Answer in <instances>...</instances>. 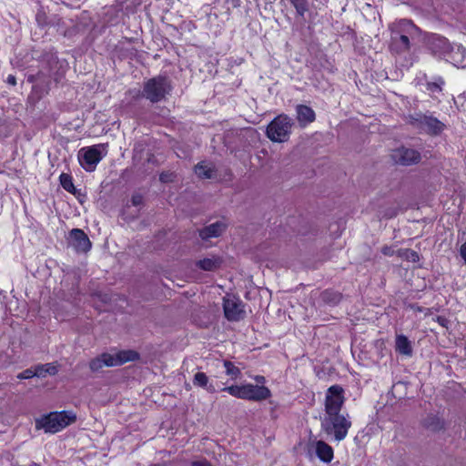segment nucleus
<instances>
[{
	"label": "nucleus",
	"instance_id": "nucleus-24",
	"mask_svg": "<svg viewBox=\"0 0 466 466\" xmlns=\"http://www.w3.org/2000/svg\"><path fill=\"white\" fill-rule=\"evenodd\" d=\"M59 181L62 187L69 193H75V186L73 183V178L70 175L62 173L59 177Z\"/></svg>",
	"mask_w": 466,
	"mask_h": 466
},
{
	"label": "nucleus",
	"instance_id": "nucleus-6",
	"mask_svg": "<svg viewBox=\"0 0 466 466\" xmlns=\"http://www.w3.org/2000/svg\"><path fill=\"white\" fill-rule=\"evenodd\" d=\"M138 357V353L134 350H121L116 354L104 353L100 357L92 360L89 367L93 371H97L105 366H119L127 361L136 360Z\"/></svg>",
	"mask_w": 466,
	"mask_h": 466
},
{
	"label": "nucleus",
	"instance_id": "nucleus-3",
	"mask_svg": "<svg viewBox=\"0 0 466 466\" xmlns=\"http://www.w3.org/2000/svg\"><path fill=\"white\" fill-rule=\"evenodd\" d=\"M350 427L351 421L350 418L340 413L336 415H325L321 420V429L328 435L333 436L336 441L344 440Z\"/></svg>",
	"mask_w": 466,
	"mask_h": 466
},
{
	"label": "nucleus",
	"instance_id": "nucleus-42",
	"mask_svg": "<svg viewBox=\"0 0 466 466\" xmlns=\"http://www.w3.org/2000/svg\"><path fill=\"white\" fill-rule=\"evenodd\" d=\"M198 266L199 268L204 269V260H198Z\"/></svg>",
	"mask_w": 466,
	"mask_h": 466
},
{
	"label": "nucleus",
	"instance_id": "nucleus-8",
	"mask_svg": "<svg viewBox=\"0 0 466 466\" xmlns=\"http://www.w3.org/2000/svg\"><path fill=\"white\" fill-rule=\"evenodd\" d=\"M223 309L225 318L229 321H239L246 316L243 302L235 296L223 298Z\"/></svg>",
	"mask_w": 466,
	"mask_h": 466
},
{
	"label": "nucleus",
	"instance_id": "nucleus-25",
	"mask_svg": "<svg viewBox=\"0 0 466 466\" xmlns=\"http://www.w3.org/2000/svg\"><path fill=\"white\" fill-rule=\"evenodd\" d=\"M223 367L225 368L226 374L230 376L232 379H237L240 374V370L236 367L231 361L229 360H223L222 361Z\"/></svg>",
	"mask_w": 466,
	"mask_h": 466
},
{
	"label": "nucleus",
	"instance_id": "nucleus-46",
	"mask_svg": "<svg viewBox=\"0 0 466 466\" xmlns=\"http://www.w3.org/2000/svg\"><path fill=\"white\" fill-rule=\"evenodd\" d=\"M206 466H212V465L206 461Z\"/></svg>",
	"mask_w": 466,
	"mask_h": 466
},
{
	"label": "nucleus",
	"instance_id": "nucleus-14",
	"mask_svg": "<svg viewBox=\"0 0 466 466\" xmlns=\"http://www.w3.org/2000/svg\"><path fill=\"white\" fill-rule=\"evenodd\" d=\"M271 396L270 390L266 386L254 385L251 383L246 384V399L253 401H262Z\"/></svg>",
	"mask_w": 466,
	"mask_h": 466
},
{
	"label": "nucleus",
	"instance_id": "nucleus-32",
	"mask_svg": "<svg viewBox=\"0 0 466 466\" xmlns=\"http://www.w3.org/2000/svg\"><path fill=\"white\" fill-rule=\"evenodd\" d=\"M196 174L202 177L204 176V161H200L198 163V165L195 167Z\"/></svg>",
	"mask_w": 466,
	"mask_h": 466
},
{
	"label": "nucleus",
	"instance_id": "nucleus-13",
	"mask_svg": "<svg viewBox=\"0 0 466 466\" xmlns=\"http://www.w3.org/2000/svg\"><path fill=\"white\" fill-rule=\"evenodd\" d=\"M428 46L431 51L439 56L446 58L449 52L451 51V44L444 36L433 34L429 37Z\"/></svg>",
	"mask_w": 466,
	"mask_h": 466
},
{
	"label": "nucleus",
	"instance_id": "nucleus-2",
	"mask_svg": "<svg viewBox=\"0 0 466 466\" xmlns=\"http://www.w3.org/2000/svg\"><path fill=\"white\" fill-rule=\"evenodd\" d=\"M416 29V26L411 21L406 19L400 21L395 27L391 28L390 51L396 54L409 52L410 49V42L407 34H410V30Z\"/></svg>",
	"mask_w": 466,
	"mask_h": 466
},
{
	"label": "nucleus",
	"instance_id": "nucleus-21",
	"mask_svg": "<svg viewBox=\"0 0 466 466\" xmlns=\"http://www.w3.org/2000/svg\"><path fill=\"white\" fill-rule=\"evenodd\" d=\"M225 259L220 255L206 254V271H216L223 267Z\"/></svg>",
	"mask_w": 466,
	"mask_h": 466
},
{
	"label": "nucleus",
	"instance_id": "nucleus-1",
	"mask_svg": "<svg viewBox=\"0 0 466 466\" xmlns=\"http://www.w3.org/2000/svg\"><path fill=\"white\" fill-rule=\"evenodd\" d=\"M76 415L70 410L54 411L42 416L35 420V428L43 429L45 432L56 433L74 423Z\"/></svg>",
	"mask_w": 466,
	"mask_h": 466
},
{
	"label": "nucleus",
	"instance_id": "nucleus-43",
	"mask_svg": "<svg viewBox=\"0 0 466 466\" xmlns=\"http://www.w3.org/2000/svg\"><path fill=\"white\" fill-rule=\"evenodd\" d=\"M20 466H40V465L32 461V462L27 463V464H24V465H20Z\"/></svg>",
	"mask_w": 466,
	"mask_h": 466
},
{
	"label": "nucleus",
	"instance_id": "nucleus-33",
	"mask_svg": "<svg viewBox=\"0 0 466 466\" xmlns=\"http://www.w3.org/2000/svg\"><path fill=\"white\" fill-rule=\"evenodd\" d=\"M194 382H195V384H198L200 387L204 386V373L203 372H198L195 375Z\"/></svg>",
	"mask_w": 466,
	"mask_h": 466
},
{
	"label": "nucleus",
	"instance_id": "nucleus-19",
	"mask_svg": "<svg viewBox=\"0 0 466 466\" xmlns=\"http://www.w3.org/2000/svg\"><path fill=\"white\" fill-rule=\"evenodd\" d=\"M316 454L324 462H329L333 459V449L323 441L316 442Z\"/></svg>",
	"mask_w": 466,
	"mask_h": 466
},
{
	"label": "nucleus",
	"instance_id": "nucleus-4",
	"mask_svg": "<svg viewBox=\"0 0 466 466\" xmlns=\"http://www.w3.org/2000/svg\"><path fill=\"white\" fill-rule=\"evenodd\" d=\"M407 123L418 129L420 132L431 136L440 135L445 128V125L431 114H422L420 112L409 115Z\"/></svg>",
	"mask_w": 466,
	"mask_h": 466
},
{
	"label": "nucleus",
	"instance_id": "nucleus-5",
	"mask_svg": "<svg viewBox=\"0 0 466 466\" xmlns=\"http://www.w3.org/2000/svg\"><path fill=\"white\" fill-rule=\"evenodd\" d=\"M171 86L169 80L165 76H157L148 79L144 83L141 96L151 103H157L163 100L169 94Z\"/></svg>",
	"mask_w": 466,
	"mask_h": 466
},
{
	"label": "nucleus",
	"instance_id": "nucleus-34",
	"mask_svg": "<svg viewBox=\"0 0 466 466\" xmlns=\"http://www.w3.org/2000/svg\"><path fill=\"white\" fill-rule=\"evenodd\" d=\"M435 320L441 326V327H447L449 320L442 316H437Z\"/></svg>",
	"mask_w": 466,
	"mask_h": 466
},
{
	"label": "nucleus",
	"instance_id": "nucleus-26",
	"mask_svg": "<svg viewBox=\"0 0 466 466\" xmlns=\"http://www.w3.org/2000/svg\"><path fill=\"white\" fill-rule=\"evenodd\" d=\"M36 372H41V375H37V377H45L46 374L49 375H55L57 372L56 366L47 363L44 365H37L36 367Z\"/></svg>",
	"mask_w": 466,
	"mask_h": 466
},
{
	"label": "nucleus",
	"instance_id": "nucleus-23",
	"mask_svg": "<svg viewBox=\"0 0 466 466\" xmlns=\"http://www.w3.org/2000/svg\"><path fill=\"white\" fill-rule=\"evenodd\" d=\"M222 390L227 391L228 394L235 398L246 399V384L243 385H231L225 387Z\"/></svg>",
	"mask_w": 466,
	"mask_h": 466
},
{
	"label": "nucleus",
	"instance_id": "nucleus-7",
	"mask_svg": "<svg viewBox=\"0 0 466 466\" xmlns=\"http://www.w3.org/2000/svg\"><path fill=\"white\" fill-rule=\"evenodd\" d=\"M293 124V120L287 115H279L268 125L267 137L272 142H286L289 138Z\"/></svg>",
	"mask_w": 466,
	"mask_h": 466
},
{
	"label": "nucleus",
	"instance_id": "nucleus-29",
	"mask_svg": "<svg viewBox=\"0 0 466 466\" xmlns=\"http://www.w3.org/2000/svg\"><path fill=\"white\" fill-rule=\"evenodd\" d=\"M442 85H444V80L438 77L435 82L427 83V89L431 92L441 91Z\"/></svg>",
	"mask_w": 466,
	"mask_h": 466
},
{
	"label": "nucleus",
	"instance_id": "nucleus-37",
	"mask_svg": "<svg viewBox=\"0 0 466 466\" xmlns=\"http://www.w3.org/2000/svg\"><path fill=\"white\" fill-rule=\"evenodd\" d=\"M171 176H172V174H166V173H162V174L160 175V181H161V182H164V183L169 182V181H171V180H172V179H171Z\"/></svg>",
	"mask_w": 466,
	"mask_h": 466
},
{
	"label": "nucleus",
	"instance_id": "nucleus-20",
	"mask_svg": "<svg viewBox=\"0 0 466 466\" xmlns=\"http://www.w3.org/2000/svg\"><path fill=\"white\" fill-rule=\"evenodd\" d=\"M422 425L428 431L437 432L444 428V420L435 414H429L422 420Z\"/></svg>",
	"mask_w": 466,
	"mask_h": 466
},
{
	"label": "nucleus",
	"instance_id": "nucleus-36",
	"mask_svg": "<svg viewBox=\"0 0 466 466\" xmlns=\"http://www.w3.org/2000/svg\"><path fill=\"white\" fill-rule=\"evenodd\" d=\"M460 255L466 264V241L460 248Z\"/></svg>",
	"mask_w": 466,
	"mask_h": 466
},
{
	"label": "nucleus",
	"instance_id": "nucleus-11",
	"mask_svg": "<svg viewBox=\"0 0 466 466\" xmlns=\"http://www.w3.org/2000/svg\"><path fill=\"white\" fill-rule=\"evenodd\" d=\"M100 146H94L90 147H83L78 152V160L82 167L91 172L95 170L96 165L102 159Z\"/></svg>",
	"mask_w": 466,
	"mask_h": 466
},
{
	"label": "nucleus",
	"instance_id": "nucleus-27",
	"mask_svg": "<svg viewBox=\"0 0 466 466\" xmlns=\"http://www.w3.org/2000/svg\"><path fill=\"white\" fill-rule=\"evenodd\" d=\"M291 5L295 7L298 15L303 16L308 11L307 0H289Z\"/></svg>",
	"mask_w": 466,
	"mask_h": 466
},
{
	"label": "nucleus",
	"instance_id": "nucleus-44",
	"mask_svg": "<svg viewBox=\"0 0 466 466\" xmlns=\"http://www.w3.org/2000/svg\"><path fill=\"white\" fill-rule=\"evenodd\" d=\"M411 309L421 311V309L419 306L411 305Z\"/></svg>",
	"mask_w": 466,
	"mask_h": 466
},
{
	"label": "nucleus",
	"instance_id": "nucleus-31",
	"mask_svg": "<svg viewBox=\"0 0 466 466\" xmlns=\"http://www.w3.org/2000/svg\"><path fill=\"white\" fill-rule=\"evenodd\" d=\"M131 203L133 206L137 207L143 203V196L141 194H134L131 198Z\"/></svg>",
	"mask_w": 466,
	"mask_h": 466
},
{
	"label": "nucleus",
	"instance_id": "nucleus-18",
	"mask_svg": "<svg viewBox=\"0 0 466 466\" xmlns=\"http://www.w3.org/2000/svg\"><path fill=\"white\" fill-rule=\"evenodd\" d=\"M395 350L400 355H405L409 357L412 355L411 342L405 335L399 334L396 336Z\"/></svg>",
	"mask_w": 466,
	"mask_h": 466
},
{
	"label": "nucleus",
	"instance_id": "nucleus-12",
	"mask_svg": "<svg viewBox=\"0 0 466 466\" xmlns=\"http://www.w3.org/2000/svg\"><path fill=\"white\" fill-rule=\"evenodd\" d=\"M68 242L76 252L86 253L92 247L89 238L80 228H74L69 232Z\"/></svg>",
	"mask_w": 466,
	"mask_h": 466
},
{
	"label": "nucleus",
	"instance_id": "nucleus-41",
	"mask_svg": "<svg viewBox=\"0 0 466 466\" xmlns=\"http://www.w3.org/2000/svg\"><path fill=\"white\" fill-rule=\"evenodd\" d=\"M256 380L258 382L263 383L265 381V378L263 376H257Z\"/></svg>",
	"mask_w": 466,
	"mask_h": 466
},
{
	"label": "nucleus",
	"instance_id": "nucleus-30",
	"mask_svg": "<svg viewBox=\"0 0 466 466\" xmlns=\"http://www.w3.org/2000/svg\"><path fill=\"white\" fill-rule=\"evenodd\" d=\"M41 374H42L41 372H36V368H35V370L27 369V370L20 372L17 375V379L26 380V379H31L33 377H37V375H41Z\"/></svg>",
	"mask_w": 466,
	"mask_h": 466
},
{
	"label": "nucleus",
	"instance_id": "nucleus-45",
	"mask_svg": "<svg viewBox=\"0 0 466 466\" xmlns=\"http://www.w3.org/2000/svg\"><path fill=\"white\" fill-rule=\"evenodd\" d=\"M199 236H200L201 238L204 239V230L199 229Z\"/></svg>",
	"mask_w": 466,
	"mask_h": 466
},
{
	"label": "nucleus",
	"instance_id": "nucleus-38",
	"mask_svg": "<svg viewBox=\"0 0 466 466\" xmlns=\"http://www.w3.org/2000/svg\"><path fill=\"white\" fill-rule=\"evenodd\" d=\"M6 83L11 85V86H15L16 85V78L14 75H9L6 78Z\"/></svg>",
	"mask_w": 466,
	"mask_h": 466
},
{
	"label": "nucleus",
	"instance_id": "nucleus-28",
	"mask_svg": "<svg viewBox=\"0 0 466 466\" xmlns=\"http://www.w3.org/2000/svg\"><path fill=\"white\" fill-rule=\"evenodd\" d=\"M399 255H400V257H404L407 260L411 261V262H417L420 260L419 254L412 249L407 248L404 250H400Z\"/></svg>",
	"mask_w": 466,
	"mask_h": 466
},
{
	"label": "nucleus",
	"instance_id": "nucleus-40",
	"mask_svg": "<svg viewBox=\"0 0 466 466\" xmlns=\"http://www.w3.org/2000/svg\"><path fill=\"white\" fill-rule=\"evenodd\" d=\"M190 466H204L202 461H193Z\"/></svg>",
	"mask_w": 466,
	"mask_h": 466
},
{
	"label": "nucleus",
	"instance_id": "nucleus-17",
	"mask_svg": "<svg viewBox=\"0 0 466 466\" xmlns=\"http://www.w3.org/2000/svg\"><path fill=\"white\" fill-rule=\"evenodd\" d=\"M466 56V48L462 46L461 45H451V51L449 52L448 56H446L447 60H451V63L456 66H462L464 67L465 65H463L464 60Z\"/></svg>",
	"mask_w": 466,
	"mask_h": 466
},
{
	"label": "nucleus",
	"instance_id": "nucleus-39",
	"mask_svg": "<svg viewBox=\"0 0 466 466\" xmlns=\"http://www.w3.org/2000/svg\"><path fill=\"white\" fill-rule=\"evenodd\" d=\"M213 169L211 167H206V179L208 178H213Z\"/></svg>",
	"mask_w": 466,
	"mask_h": 466
},
{
	"label": "nucleus",
	"instance_id": "nucleus-16",
	"mask_svg": "<svg viewBox=\"0 0 466 466\" xmlns=\"http://www.w3.org/2000/svg\"><path fill=\"white\" fill-rule=\"evenodd\" d=\"M297 119L300 126L305 127L315 120L316 115L314 110L305 105H299L296 107Z\"/></svg>",
	"mask_w": 466,
	"mask_h": 466
},
{
	"label": "nucleus",
	"instance_id": "nucleus-35",
	"mask_svg": "<svg viewBox=\"0 0 466 466\" xmlns=\"http://www.w3.org/2000/svg\"><path fill=\"white\" fill-rule=\"evenodd\" d=\"M381 252L383 255L385 256H392L394 251L392 249L391 247H389V246H384L382 248H381Z\"/></svg>",
	"mask_w": 466,
	"mask_h": 466
},
{
	"label": "nucleus",
	"instance_id": "nucleus-22",
	"mask_svg": "<svg viewBox=\"0 0 466 466\" xmlns=\"http://www.w3.org/2000/svg\"><path fill=\"white\" fill-rule=\"evenodd\" d=\"M342 295L340 292L333 289H325L320 293L321 301L329 306H336L341 300Z\"/></svg>",
	"mask_w": 466,
	"mask_h": 466
},
{
	"label": "nucleus",
	"instance_id": "nucleus-9",
	"mask_svg": "<svg viewBox=\"0 0 466 466\" xmlns=\"http://www.w3.org/2000/svg\"><path fill=\"white\" fill-rule=\"evenodd\" d=\"M343 403V389L339 385H333L329 387L325 399L326 415L339 414Z\"/></svg>",
	"mask_w": 466,
	"mask_h": 466
},
{
	"label": "nucleus",
	"instance_id": "nucleus-10",
	"mask_svg": "<svg viewBox=\"0 0 466 466\" xmlns=\"http://www.w3.org/2000/svg\"><path fill=\"white\" fill-rule=\"evenodd\" d=\"M391 158L398 165L409 167L420 163L421 154L414 148L402 146L392 151Z\"/></svg>",
	"mask_w": 466,
	"mask_h": 466
},
{
	"label": "nucleus",
	"instance_id": "nucleus-15",
	"mask_svg": "<svg viewBox=\"0 0 466 466\" xmlns=\"http://www.w3.org/2000/svg\"><path fill=\"white\" fill-rule=\"evenodd\" d=\"M227 228L228 224L223 219L206 225V248L209 247V238L220 237Z\"/></svg>",
	"mask_w": 466,
	"mask_h": 466
}]
</instances>
